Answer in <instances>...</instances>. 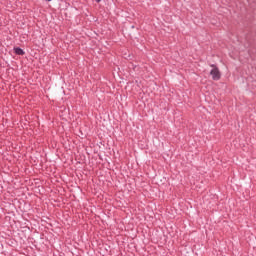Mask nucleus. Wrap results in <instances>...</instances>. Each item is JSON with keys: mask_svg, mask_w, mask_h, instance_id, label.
Wrapping results in <instances>:
<instances>
[{"mask_svg": "<svg viewBox=\"0 0 256 256\" xmlns=\"http://www.w3.org/2000/svg\"><path fill=\"white\" fill-rule=\"evenodd\" d=\"M210 67H212L210 71V75L212 77L213 81H219L221 79V71H219V67L215 64H211Z\"/></svg>", "mask_w": 256, "mask_h": 256, "instance_id": "obj_1", "label": "nucleus"}, {"mask_svg": "<svg viewBox=\"0 0 256 256\" xmlns=\"http://www.w3.org/2000/svg\"><path fill=\"white\" fill-rule=\"evenodd\" d=\"M13 51L16 55H25V50L20 47H14Z\"/></svg>", "mask_w": 256, "mask_h": 256, "instance_id": "obj_2", "label": "nucleus"}, {"mask_svg": "<svg viewBox=\"0 0 256 256\" xmlns=\"http://www.w3.org/2000/svg\"><path fill=\"white\" fill-rule=\"evenodd\" d=\"M101 0H96L97 3H100Z\"/></svg>", "mask_w": 256, "mask_h": 256, "instance_id": "obj_3", "label": "nucleus"}, {"mask_svg": "<svg viewBox=\"0 0 256 256\" xmlns=\"http://www.w3.org/2000/svg\"><path fill=\"white\" fill-rule=\"evenodd\" d=\"M46 1H51V0H46Z\"/></svg>", "mask_w": 256, "mask_h": 256, "instance_id": "obj_4", "label": "nucleus"}]
</instances>
